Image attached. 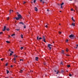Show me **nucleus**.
Listing matches in <instances>:
<instances>
[{
    "instance_id": "nucleus-1",
    "label": "nucleus",
    "mask_w": 78,
    "mask_h": 78,
    "mask_svg": "<svg viewBox=\"0 0 78 78\" xmlns=\"http://www.w3.org/2000/svg\"><path fill=\"white\" fill-rule=\"evenodd\" d=\"M74 37H75V35L73 34H72L69 35V37L71 39L73 40L74 39Z\"/></svg>"
},
{
    "instance_id": "nucleus-2",
    "label": "nucleus",
    "mask_w": 78,
    "mask_h": 78,
    "mask_svg": "<svg viewBox=\"0 0 78 78\" xmlns=\"http://www.w3.org/2000/svg\"><path fill=\"white\" fill-rule=\"evenodd\" d=\"M52 47V45L50 44H48V47L49 48V50H51V47Z\"/></svg>"
},
{
    "instance_id": "nucleus-3",
    "label": "nucleus",
    "mask_w": 78,
    "mask_h": 78,
    "mask_svg": "<svg viewBox=\"0 0 78 78\" xmlns=\"http://www.w3.org/2000/svg\"><path fill=\"white\" fill-rule=\"evenodd\" d=\"M42 41H44V42H45L46 43V41H45V37L44 36H43L42 38Z\"/></svg>"
},
{
    "instance_id": "nucleus-4",
    "label": "nucleus",
    "mask_w": 78,
    "mask_h": 78,
    "mask_svg": "<svg viewBox=\"0 0 78 78\" xmlns=\"http://www.w3.org/2000/svg\"><path fill=\"white\" fill-rule=\"evenodd\" d=\"M17 16H18V17L20 19H22V16H21V15L20 14H17Z\"/></svg>"
},
{
    "instance_id": "nucleus-5",
    "label": "nucleus",
    "mask_w": 78,
    "mask_h": 78,
    "mask_svg": "<svg viewBox=\"0 0 78 78\" xmlns=\"http://www.w3.org/2000/svg\"><path fill=\"white\" fill-rule=\"evenodd\" d=\"M6 26H4V28L2 30L3 31H5V30H6Z\"/></svg>"
},
{
    "instance_id": "nucleus-6",
    "label": "nucleus",
    "mask_w": 78,
    "mask_h": 78,
    "mask_svg": "<svg viewBox=\"0 0 78 78\" xmlns=\"http://www.w3.org/2000/svg\"><path fill=\"white\" fill-rule=\"evenodd\" d=\"M37 40H41V39H42V38H41V37H40L39 38V36H37Z\"/></svg>"
},
{
    "instance_id": "nucleus-7",
    "label": "nucleus",
    "mask_w": 78,
    "mask_h": 78,
    "mask_svg": "<svg viewBox=\"0 0 78 78\" xmlns=\"http://www.w3.org/2000/svg\"><path fill=\"white\" fill-rule=\"evenodd\" d=\"M15 19L16 20H18L19 19H20L18 18V17H15Z\"/></svg>"
},
{
    "instance_id": "nucleus-8",
    "label": "nucleus",
    "mask_w": 78,
    "mask_h": 78,
    "mask_svg": "<svg viewBox=\"0 0 78 78\" xmlns=\"http://www.w3.org/2000/svg\"><path fill=\"white\" fill-rule=\"evenodd\" d=\"M13 60H14V61H15L14 62V63H16V58H14Z\"/></svg>"
},
{
    "instance_id": "nucleus-9",
    "label": "nucleus",
    "mask_w": 78,
    "mask_h": 78,
    "mask_svg": "<svg viewBox=\"0 0 78 78\" xmlns=\"http://www.w3.org/2000/svg\"><path fill=\"white\" fill-rule=\"evenodd\" d=\"M45 2H46V0H43V5H44V3H45Z\"/></svg>"
},
{
    "instance_id": "nucleus-10",
    "label": "nucleus",
    "mask_w": 78,
    "mask_h": 78,
    "mask_svg": "<svg viewBox=\"0 0 78 78\" xmlns=\"http://www.w3.org/2000/svg\"><path fill=\"white\" fill-rule=\"evenodd\" d=\"M19 24H22V25H24V24L22 22H20L19 23Z\"/></svg>"
},
{
    "instance_id": "nucleus-11",
    "label": "nucleus",
    "mask_w": 78,
    "mask_h": 78,
    "mask_svg": "<svg viewBox=\"0 0 78 78\" xmlns=\"http://www.w3.org/2000/svg\"><path fill=\"white\" fill-rule=\"evenodd\" d=\"M12 11H13V10H10V11H9V14H11V13H12Z\"/></svg>"
},
{
    "instance_id": "nucleus-12",
    "label": "nucleus",
    "mask_w": 78,
    "mask_h": 78,
    "mask_svg": "<svg viewBox=\"0 0 78 78\" xmlns=\"http://www.w3.org/2000/svg\"><path fill=\"white\" fill-rule=\"evenodd\" d=\"M35 60L37 61H38V57H35Z\"/></svg>"
},
{
    "instance_id": "nucleus-13",
    "label": "nucleus",
    "mask_w": 78,
    "mask_h": 78,
    "mask_svg": "<svg viewBox=\"0 0 78 78\" xmlns=\"http://www.w3.org/2000/svg\"><path fill=\"white\" fill-rule=\"evenodd\" d=\"M64 50H62V52H61L63 54H64Z\"/></svg>"
},
{
    "instance_id": "nucleus-14",
    "label": "nucleus",
    "mask_w": 78,
    "mask_h": 78,
    "mask_svg": "<svg viewBox=\"0 0 78 78\" xmlns=\"http://www.w3.org/2000/svg\"><path fill=\"white\" fill-rule=\"evenodd\" d=\"M72 20H73V22H75V20H74V19H73V17H72Z\"/></svg>"
},
{
    "instance_id": "nucleus-15",
    "label": "nucleus",
    "mask_w": 78,
    "mask_h": 78,
    "mask_svg": "<svg viewBox=\"0 0 78 78\" xmlns=\"http://www.w3.org/2000/svg\"><path fill=\"white\" fill-rule=\"evenodd\" d=\"M6 72H7V73H6L7 74H8V73H9V70H6Z\"/></svg>"
},
{
    "instance_id": "nucleus-16",
    "label": "nucleus",
    "mask_w": 78,
    "mask_h": 78,
    "mask_svg": "<svg viewBox=\"0 0 78 78\" xmlns=\"http://www.w3.org/2000/svg\"><path fill=\"white\" fill-rule=\"evenodd\" d=\"M35 10L36 11H37V7H35Z\"/></svg>"
},
{
    "instance_id": "nucleus-17",
    "label": "nucleus",
    "mask_w": 78,
    "mask_h": 78,
    "mask_svg": "<svg viewBox=\"0 0 78 78\" xmlns=\"http://www.w3.org/2000/svg\"><path fill=\"white\" fill-rule=\"evenodd\" d=\"M19 72H20V73H22L23 72V70H20Z\"/></svg>"
},
{
    "instance_id": "nucleus-18",
    "label": "nucleus",
    "mask_w": 78,
    "mask_h": 78,
    "mask_svg": "<svg viewBox=\"0 0 78 78\" xmlns=\"http://www.w3.org/2000/svg\"><path fill=\"white\" fill-rule=\"evenodd\" d=\"M73 26V27H75V23H72V26Z\"/></svg>"
},
{
    "instance_id": "nucleus-19",
    "label": "nucleus",
    "mask_w": 78,
    "mask_h": 78,
    "mask_svg": "<svg viewBox=\"0 0 78 78\" xmlns=\"http://www.w3.org/2000/svg\"><path fill=\"white\" fill-rule=\"evenodd\" d=\"M7 31H9V28L6 29Z\"/></svg>"
},
{
    "instance_id": "nucleus-20",
    "label": "nucleus",
    "mask_w": 78,
    "mask_h": 78,
    "mask_svg": "<svg viewBox=\"0 0 78 78\" xmlns=\"http://www.w3.org/2000/svg\"><path fill=\"white\" fill-rule=\"evenodd\" d=\"M6 42H7V43H10V42H9V41H6Z\"/></svg>"
},
{
    "instance_id": "nucleus-21",
    "label": "nucleus",
    "mask_w": 78,
    "mask_h": 78,
    "mask_svg": "<svg viewBox=\"0 0 78 78\" xmlns=\"http://www.w3.org/2000/svg\"><path fill=\"white\" fill-rule=\"evenodd\" d=\"M69 76H72V75L71 74V73H69Z\"/></svg>"
},
{
    "instance_id": "nucleus-22",
    "label": "nucleus",
    "mask_w": 78,
    "mask_h": 78,
    "mask_svg": "<svg viewBox=\"0 0 78 78\" xmlns=\"http://www.w3.org/2000/svg\"><path fill=\"white\" fill-rule=\"evenodd\" d=\"M21 37L22 39H23V35H21Z\"/></svg>"
},
{
    "instance_id": "nucleus-23",
    "label": "nucleus",
    "mask_w": 78,
    "mask_h": 78,
    "mask_svg": "<svg viewBox=\"0 0 78 78\" xmlns=\"http://www.w3.org/2000/svg\"><path fill=\"white\" fill-rule=\"evenodd\" d=\"M64 5V2H62L61 4V5L62 6V5Z\"/></svg>"
},
{
    "instance_id": "nucleus-24",
    "label": "nucleus",
    "mask_w": 78,
    "mask_h": 78,
    "mask_svg": "<svg viewBox=\"0 0 78 78\" xmlns=\"http://www.w3.org/2000/svg\"><path fill=\"white\" fill-rule=\"evenodd\" d=\"M21 50H22V49H23V47H21L20 48Z\"/></svg>"
},
{
    "instance_id": "nucleus-25",
    "label": "nucleus",
    "mask_w": 78,
    "mask_h": 78,
    "mask_svg": "<svg viewBox=\"0 0 78 78\" xmlns=\"http://www.w3.org/2000/svg\"><path fill=\"white\" fill-rule=\"evenodd\" d=\"M68 48H66V51H67V52H68Z\"/></svg>"
},
{
    "instance_id": "nucleus-26",
    "label": "nucleus",
    "mask_w": 78,
    "mask_h": 78,
    "mask_svg": "<svg viewBox=\"0 0 78 78\" xmlns=\"http://www.w3.org/2000/svg\"><path fill=\"white\" fill-rule=\"evenodd\" d=\"M61 64H62V65H63V62H61V63H60Z\"/></svg>"
},
{
    "instance_id": "nucleus-27",
    "label": "nucleus",
    "mask_w": 78,
    "mask_h": 78,
    "mask_svg": "<svg viewBox=\"0 0 78 78\" xmlns=\"http://www.w3.org/2000/svg\"><path fill=\"white\" fill-rule=\"evenodd\" d=\"M16 30L17 31H19V30H20V29L19 28V29H16Z\"/></svg>"
},
{
    "instance_id": "nucleus-28",
    "label": "nucleus",
    "mask_w": 78,
    "mask_h": 78,
    "mask_svg": "<svg viewBox=\"0 0 78 78\" xmlns=\"http://www.w3.org/2000/svg\"><path fill=\"white\" fill-rule=\"evenodd\" d=\"M67 67H70V65H67Z\"/></svg>"
},
{
    "instance_id": "nucleus-29",
    "label": "nucleus",
    "mask_w": 78,
    "mask_h": 78,
    "mask_svg": "<svg viewBox=\"0 0 78 78\" xmlns=\"http://www.w3.org/2000/svg\"><path fill=\"white\" fill-rule=\"evenodd\" d=\"M24 28H26V26L25 25L24 26Z\"/></svg>"
},
{
    "instance_id": "nucleus-30",
    "label": "nucleus",
    "mask_w": 78,
    "mask_h": 78,
    "mask_svg": "<svg viewBox=\"0 0 78 78\" xmlns=\"http://www.w3.org/2000/svg\"><path fill=\"white\" fill-rule=\"evenodd\" d=\"M20 61H23V60L22 59H20Z\"/></svg>"
},
{
    "instance_id": "nucleus-31",
    "label": "nucleus",
    "mask_w": 78,
    "mask_h": 78,
    "mask_svg": "<svg viewBox=\"0 0 78 78\" xmlns=\"http://www.w3.org/2000/svg\"><path fill=\"white\" fill-rule=\"evenodd\" d=\"M62 32H60V31H59L58 32V33L59 34H61V33H62Z\"/></svg>"
},
{
    "instance_id": "nucleus-32",
    "label": "nucleus",
    "mask_w": 78,
    "mask_h": 78,
    "mask_svg": "<svg viewBox=\"0 0 78 78\" xmlns=\"http://www.w3.org/2000/svg\"><path fill=\"white\" fill-rule=\"evenodd\" d=\"M66 56H69L70 55H68V54H66Z\"/></svg>"
},
{
    "instance_id": "nucleus-33",
    "label": "nucleus",
    "mask_w": 78,
    "mask_h": 78,
    "mask_svg": "<svg viewBox=\"0 0 78 78\" xmlns=\"http://www.w3.org/2000/svg\"><path fill=\"white\" fill-rule=\"evenodd\" d=\"M14 35H15V34H13L11 35V36H14Z\"/></svg>"
},
{
    "instance_id": "nucleus-34",
    "label": "nucleus",
    "mask_w": 78,
    "mask_h": 78,
    "mask_svg": "<svg viewBox=\"0 0 78 78\" xmlns=\"http://www.w3.org/2000/svg\"><path fill=\"white\" fill-rule=\"evenodd\" d=\"M2 34H3V33L2 32H1L0 33V35H1Z\"/></svg>"
},
{
    "instance_id": "nucleus-35",
    "label": "nucleus",
    "mask_w": 78,
    "mask_h": 78,
    "mask_svg": "<svg viewBox=\"0 0 78 78\" xmlns=\"http://www.w3.org/2000/svg\"><path fill=\"white\" fill-rule=\"evenodd\" d=\"M10 52L11 53H14V52L12 51H10Z\"/></svg>"
},
{
    "instance_id": "nucleus-36",
    "label": "nucleus",
    "mask_w": 78,
    "mask_h": 78,
    "mask_svg": "<svg viewBox=\"0 0 78 78\" xmlns=\"http://www.w3.org/2000/svg\"><path fill=\"white\" fill-rule=\"evenodd\" d=\"M69 41V40L67 39L66 40V42H67Z\"/></svg>"
},
{
    "instance_id": "nucleus-37",
    "label": "nucleus",
    "mask_w": 78,
    "mask_h": 78,
    "mask_svg": "<svg viewBox=\"0 0 78 78\" xmlns=\"http://www.w3.org/2000/svg\"><path fill=\"white\" fill-rule=\"evenodd\" d=\"M58 73H59V72L58 71V72L56 73V74H57V75H58Z\"/></svg>"
},
{
    "instance_id": "nucleus-38",
    "label": "nucleus",
    "mask_w": 78,
    "mask_h": 78,
    "mask_svg": "<svg viewBox=\"0 0 78 78\" xmlns=\"http://www.w3.org/2000/svg\"><path fill=\"white\" fill-rule=\"evenodd\" d=\"M12 53H10V55H9V56H11L12 55Z\"/></svg>"
},
{
    "instance_id": "nucleus-39",
    "label": "nucleus",
    "mask_w": 78,
    "mask_h": 78,
    "mask_svg": "<svg viewBox=\"0 0 78 78\" xmlns=\"http://www.w3.org/2000/svg\"><path fill=\"white\" fill-rule=\"evenodd\" d=\"M45 27H46V28H48V27H47V25H45L44 26Z\"/></svg>"
},
{
    "instance_id": "nucleus-40",
    "label": "nucleus",
    "mask_w": 78,
    "mask_h": 78,
    "mask_svg": "<svg viewBox=\"0 0 78 78\" xmlns=\"http://www.w3.org/2000/svg\"><path fill=\"white\" fill-rule=\"evenodd\" d=\"M34 3H36V0H34Z\"/></svg>"
},
{
    "instance_id": "nucleus-41",
    "label": "nucleus",
    "mask_w": 78,
    "mask_h": 78,
    "mask_svg": "<svg viewBox=\"0 0 78 78\" xmlns=\"http://www.w3.org/2000/svg\"><path fill=\"white\" fill-rule=\"evenodd\" d=\"M71 11H73V9H71Z\"/></svg>"
},
{
    "instance_id": "nucleus-42",
    "label": "nucleus",
    "mask_w": 78,
    "mask_h": 78,
    "mask_svg": "<svg viewBox=\"0 0 78 78\" xmlns=\"http://www.w3.org/2000/svg\"><path fill=\"white\" fill-rule=\"evenodd\" d=\"M5 66H8V64L7 63H6L5 64Z\"/></svg>"
},
{
    "instance_id": "nucleus-43",
    "label": "nucleus",
    "mask_w": 78,
    "mask_h": 78,
    "mask_svg": "<svg viewBox=\"0 0 78 78\" xmlns=\"http://www.w3.org/2000/svg\"><path fill=\"white\" fill-rule=\"evenodd\" d=\"M26 3V2H24V3H23V4H25Z\"/></svg>"
},
{
    "instance_id": "nucleus-44",
    "label": "nucleus",
    "mask_w": 78,
    "mask_h": 78,
    "mask_svg": "<svg viewBox=\"0 0 78 78\" xmlns=\"http://www.w3.org/2000/svg\"><path fill=\"white\" fill-rule=\"evenodd\" d=\"M1 61H3V58H2L1 59Z\"/></svg>"
},
{
    "instance_id": "nucleus-45",
    "label": "nucleus",
    "mask_w": 78,
    "mask_h": 78,
    "mask_svg": "<svg viewBox=\"0 0 78 78\" xmlns=\"http://www.w3.org/2000/svg\"><path fill=\"white\" fill-rule=\"evenodd\" d=\"M9 17H8V18H7V20H9Z\"/></svg>"
},
{
    "instance_id": "nucleus-46",
    "label": "nucleus",
    "mask_w": 78,
    "mask_h": 78,
    "mask_svg": "<svg viewBox=\"0 0 78 78\" xmlns=\"http://www.w3.org/2000/svg\"><path fill=\"white\" fill-rule=\"evenodd\" d=\"M44 65H46V63H44Z\"/></svg>"
},
{
    "instance_id": "nucleus-47",
    "label": "nucleus",
    "mask_w": 78,
    "mask_h": 78,
    "mask_svg": "<svg viewBox=\"0 0 78 78\" xmlns=\"http://www.w3.org/2000/svg\"><path fill=\"white\" fill-rule=\"evenodd\" d=\"M61 8H62V5H61Z\"/></svg>"
},
{
    "instance_id": "nucleus-48",
    "label": "nucleus",
    "mask_w": 78,
    "mask_h": 78,
    "mask_svg": "<svg viewBox=\"0 0 78 78\" xmlns=\"http://www.w3.org/2000/svg\"><path fill=\"white\" fill-rule=\"evenodd\" d=\"M47 11H48V12L50 11V10H49V9H48L47 10Z\"/></svg>"
},
{
    "instance_id": "nucleus-49",
    "label": "nucleus",
    "mask_w": 78,
    "mask_h": 78,
    "mask_svg": "<svg viewBox=\"0 0 78 78\" xmlns=\"http://www.w3.org/2000/svg\"><path fill=\"white\" fill-rule=\"evenodd\" d=\"M40 0V2H42V1H43V0Z\"/></svg>"
},
{
    "instance_id": "nucleus-50",
    "label": "nucleus",
    "mask_w": 78,
    "mask_h": 78,
    "mask_svg": "<svg viewBox=\"0 0 78 78\" xmlns=\"http://www.w3.org/2000/svg\"><path fill=\"white\" fill-rule=\"evenodd\" d=\"M11 67H13V66L12 65H11Z\"/></svg>"
},
{
    "instance_id": "nucleus-51",
    "label": "nucleus",
    "mask_w": 78,
    "mask_h": 78,
    "mask_svg": "<svg viewBox=\"0 0 78 78\" xmlns=\"http://www.w3.org/2000/svg\"><path fill=\"white\" fill-rule=\"evenodd\" d=\"M30 72H33V71H30Z\"/></svg>"
},
{
    "instance_id": "nucleus-52",
    "label": "nucleus",
    "mask_w": 78,
    "mask_h": 78,
    "mask_svg": "<svg viewBox=\"0 0 78 78\" xmlns=\"http://www.w3.org/2000/svg\"><path fill=\"white\" fill-rule=\"evenodd\" d=\"M9 51H11V49H9Z\"/></svg>"
},
{
    "instance_id": "nucleus-53",
    "label": "nucleus",
    "mask_w": 78,
    "mask_h": 78,
    "mask_svg": "<svg viewBox=\"0 0 78 78\" xmlns=\"http://www.w3.org/2000/svg\"><path fill=\"white\" fill-rule=\"evenodd\" d=\"M76 46L77 47H78V44H76Z\"/></svg>"
},
{
    "instance_id": "nucleus-54",
    "label": "nucleus",
    "mask_w": 78,
    "mask_h": 78,
    "mask_svg": "<svg viewBox=\"0 0 78 78\" xmlns=\"http://www.w3.org/2000/svg\"><path fill=\"white\" fill-rule=\"evenodd\" d=\"M78 48V47H76V48Z\"/></svg>"
},
{
    "instance_id": "nucleus-55",
    "label": "nucleus",
    "mask_w": 78,
    "mask_h": 78,
    "mask_svg": "<svg viewBox=\"0 0 78 78\" xmlns=\"http://www.w3.org/2000/svg\"><path fill=\"white\" fill-rule=\"evenodd\" d=\"M62 72H64V71L63 70H62Z\"/></svg>"
},
{
    "instance_id": "nucleus-56",
    "label": "nucleus",
    "mask_w": 78,
    "mask_h": 78,
    "mask_svg": "<svg viewBox=\"0 0 78 78\" xmlns=\"http://www.w3.org/2000/svg\"><path fill=\"white\" fill-rule=\"evenodd\" d=\"M54 72H56V71L55 70Z\"/></svg>"
},
{
    "instance_id": "nucleus-57",
    "label": "nucleus",
    "mask_w": 78,
    "mask_h": 78,
    "mask_svg": "<svg viewBox=\"0 0 78 78\" xmlns=\"http://www.w3.org/2000/svg\"><path fill=\"white\" fill-rule=\"evenodd\" d=\"M15 56H16V58H17V55H16Z\"/></svg>"
},
{
    "instance_id": "nucleus-58",
    "label": "nucleus",
    "mask_w": 78,
    "mask_h": 78,
    "mask_svg": "<svg viewBox=\"0 0 78 78\" xmlns=\"http://www.w3.org/2000/svg\"><path fill=\"white\" fill-rule=\"evenodd\" d=\"M59 12H62V11H60Z\"/></svg>"
},
{
    "instance_id": "nucleus-59",
    "label": "nucleus",
    "mask_w": 78,
    "mask_h": 78,
    "mask_svg": "<svg viewBox=\"0 0 78 78\" xmlns=\"http://www.w3.org/2000/svg\"><path fill=\"white\" fill-rule=\"evenodd\" d=\"M17 14H19V12H17Z\"/></svg>"
},
{
    "instance_id": "nucleus-60",
    "label": "nucleus",
    "mask_w": 78,
    "mask_h": 78,
    "mask_svg": "<svg viewBox=\"0 0 78 78\" xmlns=\"http://www.w3.org/2000/svg\"><path fill=\"white\" fill-rule=\"evenodd\" d=\"M8 36H9V37H10V36H9V35Z\"/></svg>"
},
{
    "instance_id": "nucleus-61",
    "label": "nucleus",
    "mask_w": 78,
    "mask_h": 78,
    "mask_svg": "<svg viewBox=\"0 0 78 78\" xmlns=\"http://www.w3.org/2000/svg\"><path fill=\"white\" fill-rule=\"evenodd\" d=\"M31 3H33V2H31Z\"/></svg>"
},
{
    "instance_id": "nucleus-62",
    "label": "nucleus",
    "mask_w": 78,
    "mask_h": 78,
    "mask_svg": "<svg viewBox=\"0 0 78 78\" xmlns=\"http://www.w3.org/2000/svg\"><path fill=\"white\" fill-rule=\"evenodd\" d=\"M59 25H61V23L59 24Z\"/></svg>"
},
{
    "instance_id": "nucleus-63",
    "label": "nucleus",
    "mask_w": 78,
    "mask_h": 78,
    "mask_svg": "<svg viewBox=\"0 0 78 78\" xmlns=\"http://www.w3.org/2000/svg\"><path fill=\"white\" fill-rule=\"evenodd\" d=\"M53 43H55V42L54 41H53Z\"/></svg>"
},
{
    "instance_id": "nucleus-64",
    "label": "nucleus",
    "mask_w": 78,
    "mask_h": 78,
    "mask_svg": "<svg viewBox=\"0 0 78 78\" xmlns=\"http://www.w3.org/2000/svg\"><path fill=\"white\" fill-rule=\"evenodd\" d=\"M20 42H22V41H20Z\"/></svg>"
}]
</instances>
